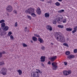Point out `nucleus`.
<instances>
[{
	"mask_svg": "<svg viewBox=\"0 0 77 77\" xmlns=\"http://www.w3.org/2000/svg\"><path fill=\"white\" fill-rule=\"evenodd\" d=\"M55 38L57 39V41L59 40L60 42H65V38L64 37L62 36L61 33L60 32H56L55 35Z\"/></svg>",
	"mask_w": 77,
	"mask_h": 77,
	"instance_id": "f257e3e1",
	"label": "nucleus"
},
{
	"mask_svg": "<svg viewBox=\"0 0 77 77\" xmlns=\"http://www.w3.org/2000/svg\"><path fill=\"white\" fill-rule=\"evenodd\" d=\"M37 72H33L31 74V77H39V73H42L41 72L40 70L39 69H37Z\"/></svg>",
	"mask_w": 77,
	"mask_h": 77,
	"instance_id": "f03ea898",
	"label": "nucleus"
},
{
	"mask_svg": "<svg viewBox=\"0 0 77 77\" xmlns=\"http://www.w3.org/2000/svg\"><path fill=\"white\" fill-rule=\"evenodd\" d=\"M7 72H8V69L5 68H2L0 71V74L3 75H7Z\"/></svg>",
	"mask_w": 77,
	"mask_h": 77,
	"instance_id": "7ed1b4c3",
	"label": "nucleus"
},
{
	"mask_svg": "<svg viewBox=\"0 0 77 77\" xmlns=\"http://www.w3.org/2000/svg\"><path fill=\"white\" fill-rule=\"evenodd\" d=\"M5 23H2L1 24L2 29L4 31H7L9 29V27L5 26Z\"/></svg>",
	"mask_w": 77,
	"mask_h": 77,
	"instance_id": "20e7f679",
	"label": "nucleus"
},
{
	"mask_svg": "<svg viewBox=\"0 0 77 77\" xmlns=\"http://www.w3.org/2000/svg\"><path fill=\"white\" fill-rule=\"evenodd\" d=\"M57 63L56 62H53L52 63V69L53 70H56L57 68Z\"/></svg>",
	"mask_w": 77,
	"mask_h": 77,
	"instance_id": "39448f33",
	"label": "nucleus"
},
{
	"mask_svg": "<svg viewBox=\"0 0 77 77\" xmlns=\"http://www.w3.org/2000/svg\"><path fill=\"white\" fill-rule=\"evenodd\" d=\"M26 11L27 12V13H29V14H32V13H34V12H35V9L33 8H30Z\"/></svg>",
	"mask_w": 77,
	"mask_h": 77,
	"instance_id": "423d86ee",
	"label": "nucleus"
},
{
	"mask_svg": "<svg viewBox=\"0 0 77 77\" xmlns=\"http://www.w3.org/2000/svg\"><path fill=\"white\" fill-rule=\"evenodd\" d=\"M71 73V71H63V74L65 76H67L69 74H70Z\"/></svg>",
	"mask_w": 77,
	"mask_h": 77,
	"instance_id": "0eeeda50",
	"label": "nucleus"
},
{
	"mask_svg": "<svg viewBox=\"0 0 77 77\" xmlns=\"http://www.w3.org/2000/svg\"><path fill=\"white\" fill-rule=\"evenodd\" d=\"M6 11L7 12H12V7L11 5L8 6L6 8Z\"/></svg>",
	"mask_w": 77,
	"mask_h": 77,
	"instance_id": "6e6552de",
	"label": "nucleus"
},
{
	"mask_svg": "<svg viewBox=\"0 0 77 77\" xmlns=\"http://www.w3.org/2000/svg\"><path fill=\"white\" fill-rule=\"evenodd\" d=\"M36 12L38 15H41V10L40 8L38 7L36 10Z\"/></svg>",
	"mask_w": 77,
	"mask_h": 77,
	"instance_id": "1a4fd4ad",
	"label": "nucleus"
},
{
	"mask_svg": "<svg viewBox=\"0 0 77 77\" xmlns=\"http://www.w3.org/2000/svg\"><path fill=\"white\" fill-rule=\"evenodd\" d=\"M74 55L71 54L67 56V57L68 59H73V58H74Z\"/></svg>",
	"mask_w": 77,
	"mask_h": 77,
	"instance_id": "9d476101",
	"label": "nucleus"
},
{
	"mask_svg": "<svg viewBox=\"0 0 77 77\" xmlns=\"http://www.w3.org/2000/svg\"><path fill=\"white\" fill-rule=\"evenodd\" d=\"M57 58V56H54L50 58V60L51 62H54V60Z\"/></svg>",
	"mask_w": 77,
	"mask_h": 77,
	"instance_id": "9b49d317",
	"label": "nucleus"
},
{
	"mask_svg": "<svg viewBox=\"0 0 77 77\" xmlns=\"http://www.w3.org/2000/svg\"><path fill=\"white\" fill-rule=\"evenodd\" d=\"M46 28L48 30H50V31H51L53 29L49 25H47Z\"/></svg>",
	"mask_w": 77,
	"mask_h": 77,
	"instance_id": "f8f14e48",
	"label": "nucleus"
},
{
	"mask_svg": "<svg viewBox=\"0 0 77 77\" xmlns=\"http://www.w3.org/2000/svg\"><path fill=\"white\" fill-rule=\"evenodd\" d=\"M45 57L41 56L40 58V59H41V62H44V61H45Z\"/></svg>",
	"mask_w": 77,
	"mask_h": 77,
	"instance_id": "ddd939ff",
	"label": "nucleus"
},
{
	"mask_svg": "<svg viewBox=\"0 0 77 77\" xmlns=\"http://www.w3.org/2000/svg\"><path fill=\"white\" fill-rule=\"evenodd\" d=\"M63 18V17H62L61 18L60 17H59L55 20H57V22H59V21H60V19L61 20H62Z\"/></svg>",
	"mask_w": 77,
	"mask_h": 77,
	"instance_id": "4468645a",
	"label": "nucleus"
},
{
	"mask_svg": "<svg viewBox=\"0 0 77 77\" xmlns=\"http://www.w3.org/2000/svg\"><path fill=\"white\" fill-rule=\"evenodd\" d=\"M38 40L41 43H43L44 42V40H43V39H42L41 38H38Z\"/></svg>",
	"mask_w": 77,
	"mask_h": 77,
	"instance_id": "2eb2a0df",
	"label": "nucleus"
},
{
	"mask_svg": "<svg viewBox=\"0 0 77 77\" xmlns=\"http://www.w3.org/2000/svg\"><path fill=\"white\" fill-rule=\"evenodd\" d=\"M17 72H18L19 75H21V74H22V71L21 70H17Z\"/></svg>",
	"mask_w": 77,
	"mask_h": 77,
	"instance_id": "dca6fc26",
	"label": "nucleus"
},
{
	"mask_svg": "<svg viewBox=\"0 0 77 77\" xmlns=\"http://www.w3.org/2000/svg\"><path fill=\"white\" fill-rule=\"evenodd\" d=\"M45 17L46 18H48L50 17V14L48 13H46L45 14Z\"/></svg>",
	"mask_w": 77,
	"mask_h": 77,
	"instance_id": "f3484780",
	"label": "nucleus"
},
{
	"mask_svg": "<svg viewBox=\"0 0 77 77\" xmlns=\"http://www.w3.org/2000/svg\"><path fill=\"white\" fill-rule=\"evenodd\" d=\"M72 28H67L66 29V30L67 32H71V31H72Z\"/></svg>",
	"mask_w": 77,
	"mask_h": 77,
	"instance_id": "a211bd4d",
	"label": "nucleus"
},
{
	"mask_svg": "<svg viewBox=\"0 0 77 77\" xmlns=\"http://www.w3.org/2000/svg\"><path fill=\"white\" fill-rule=\"evenodd\" d=\"M32 40H33L34 42L37 41V38L35 37H33L32 38Z\"/></svg>",
	"mask_w": 77,
	"mask_h": 77,
	"instance_id": "6ab92c4d",
	"label": "nucleus"
},
{
	"mask_svg": "<svg viewBox=\"0 0 77 77\" xmlns=\"http://www.w3.org/2000/svg\"><path fill=\"white\" fill-rule=\"evenodd\" d=\"M66 54L67 56H69L70 54V52L69 51H67L66 52Z\"/></svg>",
	"mask_w": 77,
	"mask_h": 77,
	"instance_id": "aec40b11",
	"label": "nucleus"
},
{
	"mask_svg": "<svg viewBox=\"0 0 77 77\" xmlns=\"http://www.w3.org/2000/svg\"><path fill=\"white\" fill-rule=\"evenodd\" d=\"M31 15L32 17H36V14L33 13L31 14Z\"/></svg>",
	"mask_w": 77,
	"mask_h": 77,
	"instance_id": "412c9836",
	"label": "nucleus"
},
{
	"mask_svg": "<svg viewBox=\"0 0 77 77\" xmlns=\"http://www.w3.org/2000/svg\"><path fill=\"white\" fill-rule=\"evenodd\" d=\"M34 35L35 36H36V37H38V38H41V36H40V35H39L38 34H34Z\"/></svg>",
	"mask_w": 77,
	"mask_h": 77,
	"instance_id": "4be33fe9",
	"label": "nucleus"
},
{
	"mask_svg": "<svg viewBox=\"0 0 77 77\" xmlns=\"http://www.w3.org/2000/svg\"><path fill=\"white\" fill-rule=\"evenodd\" d=\"M55 5L57 6H60V3L59 2H57L55 3Z\"/></svg>",
	"mask_w": 77,
	"mask_h": 77,
	"instance_id": "5701e85b",
	"label": "nucleus"
},
{
	"mask_svg": "<svg viewBox=\"0 0 77 77\" xmlns=\"http://www.w3.org/2000/svg\"><path fill=\"white\" fill-rule=\"evenodd\" d=\"M64 12V10L63 9L61 10L58 11V13H62Z\"/></svg>",
	"mask_w": 77,
	"mask_h": 77,
	"instance_id": "b1692460",
	"label": "nucleus"
},
{
	"mask_svg": "<svg viewBox=\"0 0 77 77\" xmlns=\"http://www.w3.org/2000/svg\"><path fill=\"white\" fill-rule=\"evenodd\" d=\"M58 27H59V28H60L61 29H63V26L62 25H58L57 26Z\"/></svg>",
	"mask_w": 77,
	"mask_h": 77,
	"instance_id": "393cba45",
	"label": "nucleus"
},
{
	"mask_svg": "<svg viewBox=\"0 0 77 77\" xmlns=\"http://www.w3.org/2000/svg\"><path fill=\"white\" fill-rule=\"evenodd\" d=\"M27 18H28V19H29V20H31L32 19V17H31V16H29V15H27Z\"/></svg>",
	"mask_w": 77,
	"mask_h": 77,
	"instance_id": "a878e982",
	"label": "nucleus"
},
{
	"mask_svg": "<svg viewBox=\"0 0 77 77\" xmlns=\"http://www.w3.org/2000/svg\"><path fill=\"white\" fill-rule=\"evenodd\" d=\"M57 20H56L55 19V20H54L53 21V23L54 24H56V23H57Z\"/></svg>",
	"mask_w": 77,
	"mask_h": 77,
	"instance_id": "bb28decb",
	"label": "nucleus"
},
{
	"mask_svg": "<svg viewBox=\"0 0 77 77\" xmlns=\"http://www.w3.org/2000/svg\"><path fill=\"white\" fill-rule=\"evenodd\" d=\"M10 38L11 40H12L13 41L14 40V36L12 35L10 36Z\"/></svg>",
	"mask_w": 77,
	"mask_h": 77,
	"instance_id": "cd10ccee",
	"label": "nucleus"
},
{
	"mask_svg": "<svg viewBox=\"0 0 77 77\" xmlns=\"http://www.w3.org/2000/svg\"><path fill=\"white\" fill-rule=\"evenodd\" d=\"M63 23H66V19H63Z\"/></svg>",
	"mask_w": 77,
	"mask_h": 77,
	"instance_id": "c85d7f7f",
	"label": "nucleus"
},
{
	"mask_svg": "<svg viewBox=\"0 0 77 77\" xmlns=\"http://www.w3.org/2000/svg\"><path fill=\"white\" fill-rule=\"evenodd\" d=\"M23 45L24 47H27V45L25 43H23Z\"/></svg>",
	"mask_w": 77,
	"mask_h": 77,
	"instance_id": "c756f323",
	"label": "nucleus"
},
{
	"mask_svg": "<svg viewBox=\"0 0 77 77\" xmlns=\"http://www.w3.org/2000/svg\"><path fill=\"white\" fill-rule=\"evenodd\" d=\"M28 29V28L27 27H25V32H26L27 31V29Z\"/></svg>",
	"mask_w": 77,
	"mask_h": 77,
	"instance_id": "7c9ffc66",
	"label": "nucleus"
},
{
	"mask_svg": "<svg viewBox=\"0 0 77 77\" xmlns=\"http://www.w3.org/2000/svg\"><path fill=\"white\" fill-rule=\"evenodd\" d=\"M41 49H42L43 50H45V47L43 46H42L41 47Z\"/></svg>",
	"mask_w": 77,
	"mask_h": 77,
	"instance_id": "2f4dec72",
	"label": "nucleus"
},
{
	"mask_svg": "<svg viewBox=\"0 0 77 77\" xmlns=\"http://www.w3.org/2000/svg\"><path fill=\"white\" fill-rule=\"evenodd\" d=\"M63 45L66 46V47H68V44H66V43H64L63 44Z\"/></svg>",
	"mask_w": 77,
	"mask_h": 77,
	"instance_id": "473e14b6",
	"label": "nucleus"
},
{
	"mask_svg": "<svg viewBox=\"0 0 77 77\" xmlns=\"http://www.w3.org/2000/svg\"><path fill=\"white\" fill-rule=\"evenodd\" d=\"M5 20H2L0 21V23H4L5 22Z\"/></svg>",
	"mask_w": 77,
	"mask_h": 77,
	"instance_id": "72a5a7b5",
	"label": "nucleus"
},
{
	"mask_svg": "<svg viewBox=\"0 0 77 77\" xmlns=\"http://www.w3.org/2000/svg\"><path fill=\"white\" fill-rule=\"evenodd\" d=\"M11 35H12V32H8V35L9 36H11Z\"/></svg>",
	"mask_w": 77,
	"mask_h": 77,
	"instance_id": "f704fd0d",
	"label": "nucleus"
},
{
	"mask_svg": "<svg viewBox=\"0 0 77 77\" xmlns=\"http://www.w3.org/2000/svg\"><path fill=\"white\" fill-rule=\"evenodd\" d=\"M74 52L75 53H77V49H75L74 50Z\"/></svg>",
	"mask_w": 77,
	"mask_h": 77,
	"instance_id": "c9c22d12",
	"label": "nucleus"
},
{
	"mask_svg": "<svg viewBox=\"0 0 77 77\" xmlns=\"http://www.w3.org/2000/svg\"><path fill=\"white\" fill-rule=\"evenodd\" d=\"M3 64H4V63L3 62H0V66L3 65Z\"/></svg>",
	"mask_w": 77,
	"mask_h": 77,
	"instance_id": "e433bc0d",
	"label": "nucleus"
},
{
	"mask_svg": "<svg viewBox=\"0 0 77 77\" xmlns=\"http://www.w3.org/2000/svg\"><path fill=\"white\" fill-rule=\"evenodd\" d=\"M17 22H16L14 26L15 27H17Z\"/></svg>",
	"mask_w": 77,
	"mask_h": 77,
	"instance_id": "4c0bfd02",
	"label": "nucleus"
},
{
	"mask_svg": "<svg viewBox=\"0 0 77 77\" xmlns=\"http://www.w3.org/2000/svg\"><path fill=\"white\" fill-rule=\"evenodd\" d=\"M77 31L76 30H74L72 31V33H74L75 32H76Z\"/></svg>",
	"mask_w": 77,
	"mask_h": 77,
	"instance_id": "58836bf2",
	"label": "nucleus"
},
{
	"mask_svg": "<svg viewBox=\"0 0 77 77\" xmlns=\"http://www.w3.org/2000/svg\"><path fill=\"white\" fill-rule=\"evenodd\" d=\"M64 65H67V62H64Z\"/></svg>",
	"mask_w": 77,
	"mask_h": 77,
	"instance_id": "ea45409f",
	"label": "nucleus"
},
{
	"mask_svg": "<svg viewBox=\"0 0 77 77\" xmlns=\"http://www.w3.org/2000/svg\"><path fill=\"white\" fill-rule=\"evenodd\" d=\"M74 30H76V31H77V28L76 27V26L74 28Z\"/></svg>",
	"mask_w": 77,
	"mask_h": 77,
	"instance_id": "a19ab883",
	"label": "nucleus"
},
{
	"mask_svg": "<svg viewBox=\"0 0 77 77\" xmlns=\"http://www.w3.org/2000/svg\"><path fill=\"white\" fill-rule=\"evenodd\" d=\"M2 57V53L0 52V58Z\"/></svg>",
	"mask_w": 77,
	"mask_h": 77,
	"instance_id": "79ce46f5",
	"label": "nucleus"
},
{
	"mask_svg": "<svg viewBox=\"0 0 77 77\" xmlns=\"http://www.w3.org/2000/svg\"><path fill=\"white\" fill-rule=\"evenodd\" d=\"M48 65H51V63H50V61H49L48 63Z\"/></svg>",
	"mask_w": 77,
	"mask_h": 77,
	"instance_id": "37998d69",
	"label": "nucleus"
},
{
	"mask_svg": "<svg viewBox=\"0 0 77 77\" xmlns=\"http://www.w3.org/2000/svg\"><path fill=\"white\" fill-rule=\"evenodd\" d=\"M14 13H15V14H17V12L16 10L14 11Z\"/></svg>",
	"mask_w": 77,
	"mask_h": 77,
	"instance_id": "c03bdc74",
	"label": "nucleus"
},
{
	"mask_svg": "<svg viewBox=\"0 0 77 77\" xmlns=\"http://www.w3.org/2000/svg\"><path fill=\"white\" fill-rule=\"evenodd\" d=\"M2 53H3V54H5L6 53L5 52V51H3L2 53Z\"/></svg>",
	"mask_w": 77,
	"mask_h": 77,
	"instance_id": "a18cd8bd",
	"label": "nucleus"
},
{
	"mask_svg": "<svg viewBox=\"0 0 77 77\" xmlns=\"http://www.w3.org/2000/svg\"><path fill=\"white\" fill-rule=\"evenodd\" d=\"M48 3H51V2H48Z\"/></svg>",
	"mask_w": 77,
	"mask_h": 77,
	"instance_id": "49530a36",
	"label": "nucleus"
},
{
	"mask_svg": "<svg viewBox=\"0 0 77 77\" xmlns=\"http://www.w3.org/2000/svg\"><path fill=\"white\" fill-rule=\"evenodd\" d=\"M41 2H44V0H40Z\"/></svg>",
	"mask_w": 77,
	"mask_h": 77,
	"instance_id": "de8ad7c7",
	"label": "nucleus"
},
{
	"mask_svg": "<svg viewBox=\"0 0 77 77\" xmlns=\"http://www.w3.org/2000/svg\"><path fill=\"white\" fill-rule=\"evenodd\" d=\"M42 66H44V65L43 64H42Z\"/></svg>",
	"mask_w": 77,
	"mask_h": 77,
	"instance_id": "09e8293b",
	"label": "nucleus"
},
{
	"mask_svg": "<svg viewBox=\"0 0 77 77\" xmlns=\"http://www.w3.org/2000/svg\"><path fill=\"white\" fill-rule=\"evenodd\" d=\"M58 1H59V2H61L62 1V0H58Z\"/></svg>",
	"mask_w": 77,
	"mask_h": 77,
	"instance_id": "8fccbe9b",
	"label": "nucleus"
},
{
	"mask_svg": "<svg viewBox=\"0 0 77 77\" xmlns=\"http://www.w3.org/2000/svg\"><path fill=\"white\" fill-rule=\"evenodd\" d=\"M51 45H53V43H51Z\"/></svg>",
	"mask_w": 77,
	"mask_h": 77,
	"instance_id": "3c124183",
	"label": "nucleus"
},
{
	"mask_svg": "<svg viewBox=\"0 0 77 77\" xmlns=\"http://www.w3.org/2000/svg\"><path fill=\"white\" fill-rule=\"evenodd\" d=\"M67 41H69V38H67Z\"/></svg>",
	"mask_w": 77,
	"mask_h": 77,
	"instance_id": "603ef678",
	"label": "nucleus"
},
{
	"mask_svg": "<svg viewBox=\"0 0 77 77\" xmlns=\"http://www.w3.org/2000/svg\"><path fill=\"white\" fill-rule=\"evenodd\" d=\"M30 32V30H28L27 31V32Z\"/></svg>",
	"mask_w": 77,
	"mask_h": 77,
	"instance_id": "864d4df0",
	"label": "nucleus"
},
{
	"mask_svg": "<svg viewBox=\"0 0 77 77\" xmlns=\"http://www.w3.org/2000/svg\"><path fill=\"white\" fill-rule=\"evenodd\" d=\"M31 43H32L33 42V41H32V40H31Z\"/></svg>",
	"mask_w": 77,
	"mask_h": 77,
	"instance_id": "5fc2aeb1",
	"label": "nucleus"
},
{
	"mask_svg": "<svg viewBox=\"0 0 77 77\" xmlns=\"http://www.w3.org/2000/svg\"><path fill=\"white\" fill-rule=\"evenodd\" d=\"M1 31V28H0V32Z\"/></svg>",
	"mask_w": 77,
	"mask_h": 77,
	"instance_id": "6e6d98bb",
	"label": "nucleus"
},
{
	"mask_svg": "<svg viewBox=\"0 0 77 77\" xmlns=\"http://www.w3.org/2000/svg\"><path fill=\"white\" fill-rule=\"evenodd\" d=\"M7 15L8 16V15H9V14H7Z\"/></svg>",
	"mask_w": 77,
	"mask_h": 77,
	"instance_id": "4d7b16f0",
	"label": "nucleus"
},
{
	"mask_svg": "<svg viewBox=\"0 0 77 77\" xmlns=\"http://www.w3.org/2000/svg\"><path fill=\"white\" fill-rule=\"evenodd\" d=\"M76 29H77V26H76Z\"/></svg>",
	"mask_w": 77,
	"mask_h": 77,
	"instance_id": "13d9d810",
	"label": "nucleus"
}]
</instances>
